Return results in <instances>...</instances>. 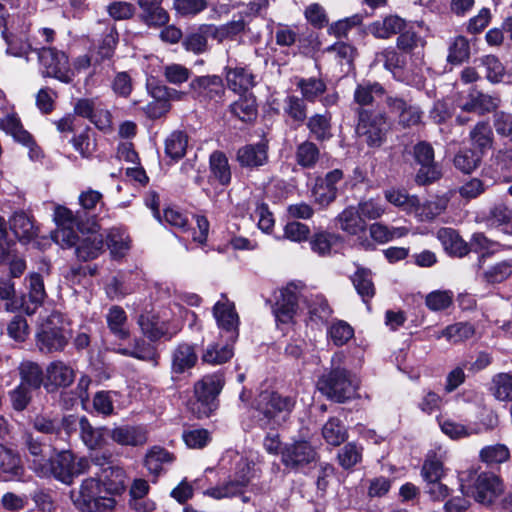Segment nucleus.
I'll use <instances>...</instances> for the list:
<instances>
[{
    "label": "nucleus",
    "mask_w": 512,
    "mask_h": 512,
    "mask_svg": "<svg viewBox=\"0 0 512 512\" xmlns=\"http://www.w3.org/2000/svg\"><path fill=\"white\" fill-rule=\"evenodd\" d=\"M253 465L252 461L237 451L232 449L225 451L220 459V466L229 468L232 474L227 482L207 489L205 494L215 499H222L242 493L253 476Z\"/></svg>",
    "instance_id": "obj_1"
},
{
    "label": "nucleus",
    "mask_w": 512,
    "mask_h": 512,
    "mask_svg": "<svg viewBox=\"0 0 512 512\" xmlns=\"http://www.w3.org/2000/svg\"><path fill=\"white\" fill-rule=\"evenodd\" d=\"M343 358L342 354H336L332 357V369L323 374L318 382L319 391L328 399L344 403L354 399L358 395L360 381L356 375L352 374L339 364Z\"/></svg>",
    "instance_id": "obj_2"
},
{
    "label": "nucleus",
    "mask_w": 512,
    "mask_h": 512,
    "mask_svg": "<svg viewBox=\"0 0 512 512\" xmlns=\"http://www.w3.org/2000/svg\"><path fill=\"white\" fill-rule=\"evenodd\" d=\"M293 406L294 402L290 397L263 392L257 399L253 416L261 428L274 430L288 419Z\"/></svg>",
    "instance_id": "obj_3"
},
{
    "label": "nucleus",
    "mask_w": 512,
    "mask_h": 512,
    "mask_svg": "<svg viewBox=\"0 0 512 512\" xmlns=\"http://www.w3.org/2000/svg\"><path fill=\"white\" fill-rule=\"evenodd\" d=\"M224 386L223 374L217 372L205 375L194 385V398L189 409L198 418L209 417L217 409V397Z\"/></svg>",
    "instance_id": "obj_4"
},
{
    "label": "nucleus",
    "mask_w": 512,
    "mask_h": 512,
    "mask_svg": "<svg viewBox=\"0 0 512 512\" xmlns=\"http://www.w3.org/2000/svg\"><path fill=\"white\" fill-rule=\"evenodd\" d=\"M74 504L83 512H109L116 504L113 496L105 493L100 479H85L77 492H72Z\"/></svg>",
    "instance_id": "obj_5"
},
{
    "label": "nucleus",
    "mask_w": 512,
    "mask_h": 512,
    "mask_svg": "<svg viewBox=\"0 0 512 512\" xmlns=\"http://www.w3.org/2000/svg\"><path fill=\"white\" fill-rule=\"evenodd\" d=\"M460 488L464 495L471 496L474 500L483 505H491L495 499L504 491L503 481L493 472L470 473L467 484L460 478Z\"/></svg>",
    "instance_id": "obj_6"
},
{
    "label": "nucleus",
    "mask_w": 512,
    "mask_h": 512,
    "mask_svg": "<svg viewBox=\"0 0 512 512\" xmlns=\"http://www.w3.org/2000/svg\"><path fill=\"white\" fill-rule=\"evenodd\" d=\"M69 337L61 315L52 313L38 328L36 346L42 353L62 351L67 345Z\"/></svg>",
    "instance_id": "obj_7"
},
{
    "label": "nucleus",
    "mask_w": 512,
    "mask_h": 512,
    "mask_svg": "<svg viewBox=\"0 0 512 512\" xmlns=\"http://www.w3.org/2000/svg\"><path fill=\"white\" fill-rule=\"evenodd\" d=\"M391 123L384 112L360 108L356 132L370 147H380L386 140Z\"/></svg>",
    "instance_id": "obj_8"
},
{
    "label": "nucleus",
    "mask_w": 512,
    "mask_h": 512,
    "mask_svg": "<svg viewBox=\"0 0 512 512\" xmlns=\"http://www.w3.org/2000/svg\"><path fill=\"white\" fill-rule=\"evenodd\" d=\"M46 466L47 477L52 475L65 484H71L75 476L88 470L89 461L84 457L76 459L71 451L64 450L54 459L49 458Z\"/></svg>",
    "instance_id": "obj_9"
},
{
    "label": "nucleus",
    "mask_w": 512,
    "mask_h": 512,
    "mask_svg": "<svg viewBox=\"0 0 512 512\" xmlns=\"http://www.w3.org/2000/svg\"><path fill=\"white\" fill-rule=\"evenodd\" d=\"M38 59L44 76L56 78L66 84L72 82L74 73L64 52L43 47L38 50Z\"/></svg>",
    "instance_id": "obj_10"
},
{
    "label": "nucleus",
    "mask_w": 512,
    "mask_h": 512,
    "mask_svg": "<svg viewBox=\"0 0 512 512\" xmlns=\"http://www.w3.org/2000/svg\"><path fill=\"white\" fill-rule=\"evenodd\" d=\"M317 459L314 447L304 440L285 444L281 449V462L291 470H299Z\"/></svg>",
    "instance_id": "obj_11"
},
{
    "label": "nucleus",
    "mask_w": 512,
    "mask_h": 512,
    "mask_svg": "<svg viewBox=\"0 0 512 512\" xmlns=\"http://www.w3.org/2000/svg\"><path fill=\"white\" fill-rule=\"evenodd\" d=\"M54 221L56 222L57 229L52 233L53 240L62 248H71L76 244L77 232L80 231L79 224L76 221L72 211L63 206H56L54 210Z\"/></svg>",
    "instance_id": "obj_12"
},
{
    "label": "nucleus",
    "mask_w": 512,
    "mask_h": 512,
    "mask_svg": "<svg viewBox=\"0 0 512 512\" xmlns=\"http://www.w3.org/2000/svg\"><path fill=\"white\" fill-rule=\"evenodd\" d=\"M213 315L221 334L227 336L228 341L235 342L238 338L239 317L233 302L222 296L213 307Z\"/></svg>",
    "instance_id": "obj_13"
},
{
    "label": "nucleus",
    "mask_w": 512,
    "mask_h": 512,
    "mask_svg": "<svg viewBox=\"0 0 512 512\" xmlns=\"http://www.w3.org/2000/svg\"><path fill=\"white\" fill-rule=\"evenodd\" d=\"M299 293L295 286H287L275 295V303L272 306L277 323L289 324L293 321L298 310Z\"/></svg>",
    "instance_id": "obj_14"
},
{
    "label": "nucleus",
    "mask_w": 512,
    "mask_h": 512,
    "mask_svg": "<svg viewBox=\"0 0 512 512\" xmlns=\"http://www.w3.org/2000/svg\"><path fill=\"white\" fill-rule=\"evenodd\" d=\"M81 236L77 233L76 244L71 247H75V254L78 259L82 261H88L95 259L100 255L103 248V238L96 230V224L84 232L80 230Z\"/></svg>",
    "instance_id": "obj_15"
},
{
    "label": "nucleus",
    "mask_w": 512,
    "mask_h": 512,
    "mask_svg": "<svg viewBox=\"0 0 512 512\" xmlns=\"http://www.w3.org/2000/svg\"><path fill=\"white\" fill-rule=\"evenodd\" d=\"M385 103L391 113L398 115V123L401 126L406 128L415 126L421 122L423 113L420 108L408 103L403 98L387 95Z\"/></svg>",
    "instance_id": "obj_16"
},
{
    "label": "nucleus",
    "mask_w": 512,
    "mask_h": 512,
    "mask_svg": "<svg viewBox=\"0 0 512 512\" xmlns=\"http://www.w3.org/2000/svg\"><path fill=\"white\" fill-rule=\"evenodd\" d=\"M45 387L53 391L71 385L75 379L74 370L62 361H53L46 368Z\"/></svg>",
    "instance_id": "obj_17"
},
{
    "label": "nucleus",
    "mask_w": 512,
    "mask_h": 512,
    "mask_svg": "<svg viewBox=\"0 0 512 512\" xmlns=\"http://www.w3.org/2000/svg\"><path fill=\"white\" fill-rule=\"evenodd\" d=\"M191 89L198 97L216 100L224 94V84L220 76L207 75L193 79L190 83Z\"/></svg>",
    "instance_id": "obj_18"
},
{
    "label": "nucleus",
    "mask_w": 512,
    "mask_h": 512,
    "mask_svg": "<svg viewBox=\"0 0 512 512\" xmlns=\"http://www.w3.org/2000/svg\"><path fill=\"white\" fill-rule=\"evenodd\" d=\"M114 442L122 446H143L147 443L148 435L144 427L124 425L110 431Z\"/></svg>",
    "instance_id": "obj_19"
},
{
    "label": "nucleus",
    "mask_w": 512,
    "mask_h": 512,
    "mask_svg": "<svg viewBox=\"0 0 512 512\" xmlns=\"http://www.w3.org/2000/svg\"><path fill=\"white\" fill-rule=\"evenodd\" d=\"M237 161L242 167L257 168L268 161V146L265 143L247 144L237 151Z\"/></svg>",
    "instance_id": "obj_20"
},
{
    "label": "nucleus",
    "mask_w": 512,
    "mask_h": 512,
    "mask_svg": "<svg viewBox=\"0 0 512 512\" xmlns=\"http://www.w3.org/2000/svg\"><path fill=\"white\" fill-rule=\"evenodd\" d=\"M405 20L397 15H389L375 20L367 26V32L378 39H389L405 28Z\"/></svg>",
    "instance_id": "obj_21"
},
{
    "label": "nucleus",
    "mask_w": 512,
    "mask_h": 512,
    "mask_svg": "<svg viewBox=\"0 0 512 512\" xmlns=\"http://www.w3.org/2000/svg\"><path fill=\"white\" fill-rule=\"evenodd\" d=\"M221 337L224 338L223 342H213L204 349L201 356L204 363L221 365L228 362L233 357V344L235 342L228 341L227 336L223 334H221Z\"/></svg>",
    "instance_id": "obj_22"
},
{
    "label": "nucleus",
    "mask_w": 512,
    "mask_h": 512,
    "mask_svg": "<svg viewBox=\"0 0 512 512\" xmlns=\"http://www.w3.org/2000/svg\"><path fill=\"white\" fill-rule=\"evenodd\" d=\"M138 324L142 332L151 340H157L165 336L171 337L180 329V326L177 324L174 326L173 331H170L164 321L160 320L158 316L149 313L140 315Z\"/></svg>",
    "instance_id": "obj_23"
},
{
    "label": "nucleus",
    "mask_w": 512,
    "mask_h": 512,
    "mask_svg": "<svg viewBox=\"0 0 512 512\" xmlns=\"http://www.w3.org/2000/svg\"><path fill=\"white\" fill-rule=\"evenodd\" d=\"M163 0H138L140 17L149 26H162L168 23L169 15L162 6Z\"/></svg>",
    "instance_id": "obj_24"
},
{
    "label": "nucleus",
    "mask_w": 512,
    "mask_h": 512,
    "mask_svg": "<svg viewBox=\"0 0 512 512\" xmlns=\"http://www.w3.org/2000/svg\"><path fill=\"white\" fill-rule=\"evenodd\" d=\"M228 87L239 94H247L255 85V76L243 67L228 68L226 71Z\"/></svg>",
    "instance_id": "obj_25"
},
{
    "label": "nucleus",
    "mask_w": 512,
    "mask_h": 512,
    "mask_svg": "<svg viewBox=\"0 0 512 512\" xmlns=\"http://www.w3.org/2000/svg\"><path fill=\"white\" fill-rule=\"evenodd\" d=\"M22 473L20 457L11 449L0 445V476L9 481L20 478Z\"/></svg>",
    "instance_id": "obj_26"
},
{
    "label": "nucleus",
    "mask_w": 512,
    "mask_h": 512,
    "mask_svg": "<svg viewBox=\"0 0 512 512\" xmlns=\"http://www.w3.org/2000/svg\"><path fill=\"white\" fill-rule=\"evenodd\" d=\"M197 360L198 356L193 345L179 344L172 354V371L178 374L184 373L194 367Z\"/></svg>",
    "instance_id": "obj_27"
},
{
    "label": "nucleus",
    "mask_w": 512,
    "mask_h": 512,
    "mask_svg": "<svg viewBox=\"0 0 512 512\" xmlns=\"http://www.w3.org/2000/svg\"><path fill=\"white\" fill-rule=\"evenodd\" d=\"M500 103V99L495 96L484 94L480 91H472L468 100L461 105L462 110L466 112H477L484 114L495 110Z\"/></svg>",
    "instance_id": "obj_28"
},
{
    "label": "nucleus",
    "mask_w": 512,
    "mask_h": 512,
    "mask_svg": "<svg viewBox=\"0 0 512 512\" xmlns=\"http://www.w3.org/2000/svg\"><path fill=\"white\" fill-rule=\"evenodd\" d=\"M437 238L445 251L451 255L463 257L469 252L467 243L452 228L439 229Z\"/></svg>",
    "instance_id": "obj_29"
},
{
    "label": "nucleus",
    "mask_w": 512,
    "mask_h": 512,
    "mask_svg": "<svg viewBox=\"0 0 512 512\" xmlns=\"http://www.w3.org/2000/svg\"><path fill=\"white\" fill-rule=\"evenodd\" d=\"M230 112L243 122H251L257 117L256 98L252 93L240 94L238 100L234 101L230 107Z\"/></svg>",
    "instance_id": "obj_30"
},
{
    "label": "nucleus",
    "mask_w": 512,
    "mask_h": 512,
    "mask_svg": "<svg viewBox=\"0 0 512 512\" xmlns=\"http://www.w3.org/2000/svg\"><path fill=\"white\" fill-rule=\"evenodd\" d=\"M340 228L351 234L357 235L366 230V222L357 207L350 206L338 215Z\"/></svg>",
    "instance_id": "obj_31"
},
{
    "label": "nucleus",
    "mask_w": 512,
    "mask_h": 512,
    "mask_svg": "<svg viewBox=\"0 0 512 512\" xmlns=\"http://www.w3.org/2000/svg\"><path fill=\"white\" fill-rule=\"evenodd\" d=\"M100 480L105 487V493L112 496L125 488L126 474L122 468L109 465L102 469Z\"/></svg>",
    "instance_id": "obj_32"
},
{
    "label": "nucleus",
    "mask_w": 512,
    "mask_h": 512,
    "mask_svg": "<svg viewBox=\"0 0 512 512\" xmlns=\"http://www.w3.org/2000/svg\"><path fill=\"white\" fill-rule=\"evenodd\" d=\"M383 96H387L385 89L377 82H362L356 86L354 91V101L359 106L372 105Z\"/></svg>",
    "instance_id": "obj_33"
},
{
    "label": "nucleus",
    "mask_w": 512,
    "mask_h": 512,
    "mask_svg": "<svg viewBox=\"0 0 512 512\" xmlns=\"http://www.w3.org/2000/svg\"><path fill=\"white\" fill-rule=\"evenodd\" d=\"M0 128L24 146L33 144L31 134L23 128L20 119L15 114H8L2 118L0 120Z\"/></svg>",
    "instance_id": "obj_34"
},
{
    "label": "nucleus",
    "mask_w": 512,
    "mask_h": 512,
    "mask_svg": "<svg viewBox=\"0 0 512 512\" xmlns=\"http://www.w3.org/2000/svg\"><path fill=\"white\" fill-rule=\"evenodd\" d=\"M107 245L114 258L124 257L131 247V240L123 228H112L107 236Z\"/></svg>",
    "instance_id": "obj_35"
},
{
    "label": "nucleus",
    "mask_w": 512,
    "mask_h": 512,
    "mask_svg": "<svg viewBox=\"0 0 512 512\" xmlns=\"http://www.w3.org/2000/svg\"><path fill=\"white\" fill-rule=\"evenodd\" d=\"M10 227L20 241H31L37 235V228L24 212H17L10 221Z\"/></svg>",
    "instance_id": "obj_36"
},
{
    "label": "nucleus",
    "mask_w": 512,
    "mask_h": 512,
    "mask_svg": "<svg viewBox=\"0 0 512 512\" xmlns=\"http://www.w3.org/2000/svg\"><path fill=\"white\" fill-rule=\"evenodd\" d=\"M106 321L111 333L118 339H126L129 336L127 328V315L120 306H112L107 315Z\"/></svg>",
    "instance_id": "obj_37"
},
{
    "label": "nucleus",
    "mask_w": 512,
    "mask_h": 512,
    "mask_svg": "<svg viewBox=\"0 0 512 512\" xmlns=\"http://www.w3.org/2000/svg\"><path fill=\"white\" fill-rule=\"evenodd\" d=\"M18 370L21 378L20 385L37 389L43 383V371L37 363L24 360L20 363Z\"/></svg>",
    "instance_id": "obj_38"
},
{
    "label": "nucleus",
    "mask_w": 512,
    "mask_h": 512,
    "mask_svg": "<svg viewBox=\"0 0 512 512\" xmlns=\"http://www.w3.org/2000/svg\"><path fill=\"white\" fill-rule=\"evenodd\" d=\"M416 207L413 208L414 214L421 221L432 220L439 216L447 207V200L445 198H435L421 204L419 199L416 198Z\"/></svg>",
    "instance_id": "obj_39"
},
{
    "label": "nucleus",
    "mask_w": 512,
    "mask_h": 512,
    "mask_svg": "<svg viewBox=\"0 0 512 512\" xmlns=\"http://www.w3.org/2000/svg\"><path fill=\"white\" fill-rule=\"evenodd\" d=\"M491 227L500 228L505 234H512V209L504 204L494 206L487 217Z\"/></svg>",
    "instance_id": "obj_40"
},
{
    "label": "nucleus",
    "mask_w": 512,
    "mask_h": 512,
    "mask_svg": "<svg viewBox=\"0 0 512 512\" xmlns=\"http://www.w3.org/2000/svg\"><path fill=\"white\" fill-rule=\"evenodd\" d=\"M212 176L221 184L228 185L231 181V170L228 159L223 152L214 151L209 159Z\"/></svg>",
    "instance_id": "obj_41"
},
{
    "label": "nucleus",
    "mask_w": 512,
    "mask_h": 512,
    "mask_svg": "<svg viewBox=\"0 0 512 512\" xmlns=\"http://www.w3.org/2000/svg\"><path fill=\"white\" fill-rule=\"evenodd\" d=\"M307 127L318 141L329 140L332 137L331 117L328 113L311 116L307 121Z\"/></svg>",
    "instance_id": "obj_42"
},
{
    "label": "nucleus",
    "mask_w": 512,
    "mask_h": 512,
    "mask_svg": "<svg viewBox=\"0 0 512 512\" xmlns=\"http://www.w3.org/2000/svg\"><path fill=\"white\" fill-rule=\"evenodd\" d=\"M351 279L357 293L364 302H367L375 295V286L369 269L358 268Z\"/></svg>",
    "instance_id": "obj_43"
},
{
    "label": "nucleus",
    "mask_w": 512,
    "mask_h": 512,
    "mask_svg": "<svg viewBox=\"0 0 512 512\" xmlns=\"http://www.w3.org/2000/svg\"><path fill=\"white\" fill-rule=\"evenodd\" d=\"M188 136L183 131H173L165 140V153L173 160H179L186 154Z\"/></svg>",
    "instance_id": "obj_44"
},
{
    "label": "nucleus",
    "mask_w": 512,
    "mask_h": 512,
    "mask_svg": "<svg viewBox=\"0 0 512 512\" xmlns=\"http://www.w3.org/2000/svg\"><path fill=\"white\" fill-rule=\"evenodd\" d=\"M485 69V78L492 84L504 82L506 69L503 63L494 55H485L479 59Z\"/></svg>",
    "instance_id": "obj_45"
},
{
    "label": "nucleus",
    "mask_w": 512,
    "mask_h": 512,
    "mask_svg": "<svg viewBox=\"0 0 512 512\" xmlns=\"http://www.w3.org/2000/svg\"><path fill=\"white\" fill-rule=\"evenodd\" d=\"M172 462V454L158 446L151 448L145 457V466L149 472L155 476H158L161 473L165 464H170Z\"/></svg>",
    "instance_id": "obj_46"
},
{
    "label": "nucleus",
    "mask_w": 512,
    "mask_h": 512,
    "mask_svg": "<svg viewBox=\"0 0 512 512\" xmlns=\"http://www.w3.org/2000/svg\"><path fill=\"white\" fill-rule=\"evenodd\" d=\"M26 446L30 456L32 457V459H30L31 468L40 477H47L48 466H46V462L49 458L43 454L42 444L33 438L28 437L26 440Z\"/></svg>",
    "instance_id": "obj_47"
},
{
    "label": "nucleus",
    "mask_w": 512,
    "mask_h": 512,
    "mask_svg": "<svg viewBox=\"0 0 512 512\" xmlns=\"http://www.w3.org/2000/svg\"><path fill=\"white\" fill-rule=\"evenodd\" d=\"M308 314L311 322L321 324L329 319L332 310L323 296L315 295L308 300Z\"/></svg>",
    "instance_id": "obj_48"
},
{
    "label": "nucleus",
    "mask_w": 512,
    "mask_h": 512,
    "mask_svg": "<svg viewBox=\"0 0 512 512\" xmlns=\"http://www.w3.org/2000/svg\"><path fill=\"white\" fill-rule=\"evenodd\" d=\"M320 151L311 141H304L296 148L295 159L302 168H313L319 160Z\"/></svg>",
    "instance_id": "obj_49"
},
{
    "label": "nucleus",
    "mask_w": 512,
    "mask_h": 512,
    "mask_svg": "<svg viewBox=\"0 0 512 512\" xmlns=\"http://www.w3.org/2000/svg\"><path fill=\"white\" fill-rule=\"evenodd\" d=\"M80 437L89 449L100 447L103 442L104 429L94 428L83 416L79 419Z\"/></svg>",
    "instance_id": "obj_50"
},
{
    "label": "nucleus",
    "mask_w": 512,
    "mask_h": 512,
    "mask_svg": "<svg viewBox=\"0 0 512 512\" xmlns=\"http://www.w3.org/2000/svg\"><path fill=\"white\" fill-rule=\"evenodd\" d=\"M322 436L324 440L332 446H339L348 437L346 428L337 418H330L324 424L322 428Z\"/></svg>",
    "instance_id": "obj_51"
},
{
    "label": "nucleus",
    "mask_w": 512,
    "mask_h": 512,
    "mask_svg": "<svg viewBox=\"0 0 512 512\" xmlns=\"http://www.w3.org/2000/svg\"><path fill=\"white\" fill-rule=\"evenodd\" d=\"M472 144L480 151L490 149L493 145V132L488 122H479L470 132Z\"/></svg>",
    "instance_id": "obj_52"
},
{
    "label": "nucleus",
    "mask_w": 512,
    "mask_h": 512,
    "mask_svg": "<svg viewBox=\"0 0 512 512\" xmlns=\"http://www.w3.org/2000/svg\"><path fill=\"white\" fill-rule=\"evenodd\" d=\"M403 57L392 47L384 48L375 54L373 65H382L386 70L395 73L403 66Z\"/></svg>",
    "instance_id": "obj_53"
},
{
    "label": "nucleus",
    "mask_w": 512,
    "mask_h": 512,
    "mask_svg": "<svg viewBox=\"0 0 512 512\" xmlns=\"http://www.w3.org/2000/svg\"><path fill=\"white\" fill-rule=\"evenodd\" d=\"M328 338L336 346L345 345L354 336V329L345 321H334L327 330Z\"/></svg>",
    "instance_id": "obj_54"
},
{
    "label": "nucleus",
    "mask_w": 512,
    "mask_h": 512,
    "mask_svg": "<svg viewBox=\"0 0 512 512\" xmlns=\"http://www.w3.org/2000/svg\"><path fill=\"white\" fill-rule=\"evenodd\" d=\"M303 98L309 102H314L326 90V84L323 80L314 77L301 78L297 82Z\"/></svg>",
    "instance_id": "obj_55"
},
{
    "label": "nucleus",
    "mask_w": 512,
    "mask_h": 512,
    "mask_svg": "<svg viewBox=\"0 0 512 512\" xmlns=\"http://www.w3.org/2000/svg\"><path fill=\"white\" fill-rule=\"evenodd\" d=\"M3 37L7 44V54L14 57H23L28 59V54L32 50V47L27 41L25 35H8L6 32H3Z\"/></svg>",
    "instance_id": "obj_56"
},
{
    "label": "nucleus",
    "mask_w": 512,
    "mask_h": 512,
    "mask_svg": "<svg viewBox=\"0 0 512 512\" xmlns=\"http://www.w3.org/2000/svg\"><path fill=\"white\" fill-rule=\"evenodd\" d=\"M362 447L356 443H347L338 452L337 458L340 466L346 470L351 469L362 460Z\"/></svg>",
    "instance_id": "obj_57"
},
{
    "label": "nucleus",
    "mask_w": 512,
    "mask_h": 512,
    "mask_svg": "<svg viewBox=\"0 0 512 512\" xmlns=\"http://www.w3.org/2000/svg\"><path fill=\"white\" fill-rule=\"evenodd\" d=\"M492 393L500 401H512V375L500 373L492 380Z\"/></svg>",
    "instance_id": "obj_58"
},
{
    "label": "nucleus",
    "mask_w": 512,
    "mask_h": 512,
    "mask_svg": "<svg viewBox=\"0 0 512 512\" xmlns=\"http://www.w3.org/2000/svg\"><path fill=\"white\" fill-rule=\"evenodd\" d=\"M473 335V326L469 323L460 322L446 327L437 338L445 337L450 342L458 343L471 338Z\"/></svg>",
    "instance_id": "obj_59"
},
{
    "label": "nucleus",
    "mask_w": 512,
    "mask_h": 512,
    "mask_svg": "<svg viewBox=\"0 0 512 512\" xmlns=\"http://www.w3.org/2000/svg\"><path fill=\"white\" fill-rule=\"evenodd\" d=\"M385 198L386 200L393 204L394 206H397L407 213L412 214L413 208L416 206V196L408 195L404 190L399 189H388L385 191Z\"/></svg>",
    "instance_id": "obj_60"
},
{
    "label": "nucleus",
    "mask_w": 512,
    "mask_h": 512,
    "mask_svg": "<svg viewBox=\"0 0 512 512\" xmlns=\"http://www.w3.org/2000/svg\"><path fill=\"white\" fill-rule=\"evenodd\" d=\"M371 237L379 242L386 243L394 238H400L406 235V228H388L381 223H374L369 228Z\"/></svg>",
    "instance_id": "obj_61"
},
{
    "label": "nucleus",
    "mask_w": 512,
    "mask_h": 512,
    "mask_svg": "<svg viewBox=\"0 0 512 512\" xmlns=\"http://www.w3.org/2000/svg\"><path fill=\"white\" fill-rule=\"evenodd\" d=\"M510 457L509 449L503 444H495L484 447L480 451V458L487 464H501Z\"/></svg>",
    "instance_id": "obj_62"
},
{
    "label": "nucleus",
    "mask_w": 512,
    "mask_h": 512,
    "mask_svg": "<svg viewBox=\"0 0 512 512\" xmlns=\"http://www.w3.org/2000/svg\"><path fill=\"white\" fill-rule=\"evenodd\" d=\"M470 55V46L468 40L463 36H457L449 47L448 62L460 64Z\"/></svg>",
    "instance_id": "obj_63"
},
{
    "label": "nucleus",
    "mask_w": 512,
    "mask_h": 512,
    "mask_svg": "<svg viewBox=\"0 0 512 512\" xmlns=\"http://www.w3.org/2000/svg\"><path fill=\"white\" fill-rule=\"evenodd\" d=\"M453 302V293L449 290L430 292L425 299L426 306L432 311L447 309Z\"/></svg>",
    "instance_id": "obj_64"
}]
</instances>
